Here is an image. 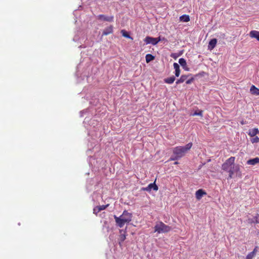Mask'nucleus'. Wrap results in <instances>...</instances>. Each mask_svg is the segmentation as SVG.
I'll list each match as a JSON object with an SVG mask.
<instances>
[{
    "label": "nucleus",
    "mask_w": 259,
    "mask_h": 259,
    "mask_svg": "<svg viewBox=\"0 0 259 259\" xmlns=\"http://www.w3.org/2000/svg\"><path fill=\"white\" fill-rule=\"evenodd\" d=\"M113 32V27L112 25H110L108 27H107L105 28L103 32H102V36L104 35H107L110 34H112Z\"/></svg>",
    "instance_id": "6e6552de"
},
{
    "label": "nucleus",
    "mask_w": 259,
    "mask_h": 259,
    "mask_svg": "<svg viewBox=\"0 0 259 259\" xmlns=\"http://www.w3.org/2000/svg\"><path fill=\"white\" fill-rule=\"evenodd\" d=\"M108 206H109V204L99 205L98 206L100 208V210L101 211V210L105 209Z\"/></svg>",
    "instance_id": "cd10ccee"
},
{
    "label": "nucleus",
    "mask_w": 259,
    "mask_h": 259,
    "mask_svg": "<svg viewBox=\"0 0 259 259\" xmlns=\"http://www.w3.org/2000/svg\"><path fill=\"white\" fill-rule=\"evenodd\" d=\"M235 157L231 156L229 158L227 159L225 162L222 165V169L228 172L231 169L232 166L235 164Z\"/></svg>",
    "instance_id": "20e7f679"
},
{
    "label": "nucleus",
    "mask_w": 259,
    "mask_h": 259,
    "mask_svg": "<svg viewBox=\"0 0 259 259\" xmlns=\"http://www.w3.org/2000/svg\"><path fill=\"white\" fill-rule=\"evenodd\" d=\"M259 134V131L257 128L249 130L248 135L250 137H254L256 134Z\"/></svg>",
    "instance_id": "f3484780"
},
{
    "label": "nucleus",
    "mask_w": 259,
    "mask_h": 259,
    "mask_svg": "<svg viewBox=\"0 0 259 259\" xmlns=\"http://www.w3.org/2000/svg\"><path fill=\"white\" fill-rule=\"evenodd\" d=\"M145 58L146 62L149 63L153 60L155 59V57L152 55L148 54L146 55Z\"/></svg>",
    "instance_id": "5701e85b"
},
{
    "label": "nucleus",
    "mask_w": 259,
    "mask_h": 259,
    "mask_svg": "<svg viewBox=\"0 0 259 259\" xmlns=\"http://www.w3.org/2000/svg\"><path fill=\"white\" fill-rule=\"evenodd\" d=\"M255 221L254 223H259V214H257L256 216L254 217Z\"/></svg>",
    "instance_id": "c756f323"
},
{
    "label": "nucleus",
    "mask_w": 259,
    "mask_h": 259,
    "mask_svg": "<svg viewBox=\"0 0 259 259\" xmlns=\"http://www.w3.org/2000/svg\"><path fill=\"white\" fill-rule=\"evenodd\" d=\"M251 93L255 95H259V89L252 85L250 89Z\"/></svg>",
    "instance_id": "aec40b11"
},
{
    "label": "nucleus",
    "mask_w": 259,
    "mask_h": 259,
    "mask_svg": "<svg viewBox=\"0 0 259 259\" xmlns=\"http://www.w3.org/2000/svg\"><path fill=\"white\" fill-rule=\"evenodd\" d=\"M192 116H196L198 115L200 116L201 117L203 116V111L202 110H199L198 111H195L192 114Z\"/></svg>",
    "instance_id": "a878e982"
},
{
    "label": "nucleus",
    "mask_w": 259,
    "mask_h": 259,
    "mask_svg": "<svg viewBox=\"0 0 259 259\" xmlns=\"http://www.w3.org/2000/svg\"><path fill=\"white\" fill-rule=\"evenodd\" d=\"M114 218L116 225L119 227L122 228L125 224H128L132 221V214L127 210H124L119 217L114 215Z\"/></svg>",
    "instance_id": "f257e3e1"
},
{
    "label": "nucleus",
    "mask_w": 259,
    "mask_h": 259,
    "mask_svg": "<svg viewBox=\"0 0 259 259\" xmlns=\"http://www.w3.org/2000/svg\"><path fill=\"white\" fill-rule=\"evenodd\" d=\"M178 158H180L179 157H177V156L176 155V156L174 157V158H170V160H177L178 159Z\"/></svg>",
    "instance_id": "2f4dec72"
},
{
    "label": "nucleus",
    "mask_w": 259,
    "mask_h": 259,
    "mask_svg": "<svg viewBox=\"0 0 259 259\" xmlns=\"http://www.w3.org/2000/svg\"><path fill=\"white\" fill-rule=\"evenodd\" d=\"M189 75H182L180 77V78L176 81V84H179V83H183L185 81H186V79H187V78L188 77V76Z\"/></svg>",
    "instance_id": "a211bd4d"
},
{
    "label": "nucleus",
    "mask_w": 259,
    "mask_h": 259,
    "mask_svg": "<svg viewBox=\"0 0 259 259\" xmlns=\"http://www.w3.org/2000/svg\"><path fill=\"white\" fill-rule=\"evenodd\" d=\"M144 41L146 44H152L153 45H156V39L154 37H152L150 36H147L144 39Z\"/></svg>",
    "instance_id": "1a4fd4ad"
},
{
    "label": "nucleus",
    "mask_w": 259,
    "mask_h": 259,
    "mask_svg": "<svg viewBox=\"0 0 259 259\" xmlns=\"http://www.w3.org/2000/svg\"><path fill=\"white\" fill-rule=\"evenodd\" d=\"M178 164V162H175V164Z\"/></svg>",
    "instance_id": "f704fd0d"
},
{
    "label": "nucleus",
    "mask_w": 259,
    "mask_h": 259,
    "mask_svg": "<svg viewBox=\"0 0 259 259\" xmlns=\"http://www.w3.org/2000/svg\"><path fill=\"white\" fill-rule=\"evenodd\" d=\"M194 80V78L193 77H191V78L189 79H186V83L187 84H191Z\"/></svg>",
    "instance_id": "c85d7f7f"
},
{
    "label": "nucleus",
    "mask_w": 259,
    "mask_h": 259,
    "mask_svg": "<svg viewBox=\"0 0 259 259\" xmlns=\"http://www.w3.org/2000/svg\"><path fill=\"white\" fill-rule=\"evenodd\" d=\"M227 172L229 173L228 179L234 178L235 174L239 177H241V172L239 165L234 164Z\"/></svg>",
    "instance_id": "39448f33"
},
{
    "label": "nucleus",
    "mask_w": 259,
    "mask_h": 259,
    "mask_svg": "<svg viewBox=\"0 0 259 259\" xmlns=\"http://www.w3.org/2000/svg\"><path fill=\"white\" fill-rule=\"evenodd\" d=\"M252 138L251 139L250 141L251 142L253 143H257L259 142V138L257 136L252 137Z\"/></svg>",
    "instance_id": "393cba45"
},
{
    "label": "nucleus",
    "mask_w": 259,
    "mask_h": 259,
    "mask_svg": "<svg viewBox=\"0 0 259 259\" xmlns=\"http://www.w3.org/2000/svg\"><path fill=\"white\" fill-rule=\"evenodd\" d=\"M120 235L119 237V244L121 245V243H122L126 238V232L125 231L120 230Z\"/></svg>",
    "instance_id": "f8f14e48"
},
{
    "label": "nucleus",
    "mask_w": 259,
    "mask_h": 259,
    "mask_svg": "<svg viewBox=\"0 0 259 259\" xmlns=\"http://www.w3.org/2000/svg\"><path fill=\"white\" fill-rule=\"evenodd\" d=\"M175 80V77L174 76H171L170 77H168L166 78H165L164 79V82L168 83V84H171Z\"/></svg>",
    "instance_id": "412c9836"
},
{
    "label": "nucleus",
    "mask_w": 259,
    "mask_h": 259,
    "mask_svg": "<svg viewBox=\"0 0 259 259\" xmlns=\"http://www.w3.org/2000/svg\"><path fill=\"white\" fill-rule=\"evenodd\" d=\"M152 189L154 191H157L158 189V186L155 184V182L151 183L147 187L143 188V190L146 191H150Z\"/></svg>",
    "instance_id": "0eeeda50"
},
{
    "label": "nucleus",
    "mask_w": 259,
    "mask_h": 259,
    "mask_svg": "<svg viewBox=\"0 0 259 259\" xmlns=\"http://www.w3.org/2000/svg\"><path fill=\"white\" fill-rule=\"evenodd\" d=\"M206 194V193L202 189H199L196 192V198L198 200H200L203 195Z\"/></svg>",
    "instance_id": "9b49d317"
},
{
    "label": "nucleus",
    "mask_w": 259,
    "mask_h": 259,
    "mask_svg": "<svg viewBox=\"0 0 259 259\" xmlns=\"http://www.w3.org/2000/svg\"><path fill=\"white\" fill-rule=\"evenodd\" d=\"M257 163H259L258 157H255L253 159H250L247 161V164L249 165H254Z\"/></svg>",
    "instance_id": "2eb2a0df"
},
{
    "label": "nucleus",
    "mask_w": 259,
    "mask_h": 259,
    "mask_svg": "<svg viewBox=\"0 0 259 259\" xmlns=\"http://www.w3.org/2000/svg\"><path fill=\"white\" fill-rule=\"evenodd\" d=\"M179 63L185 70H189V68L187 66V63L185 59L182 58H180L179 60Z\"/></svg>",
    "instance_id": "4468645a"
},
{
    "label": "nucleus",
    "mask_w": 259,
    "mask_h": 259,
    "mask_svg": "<svg viewBox=\"0 0 259 259\" xmlns=\"http://www.w3.org/2000/svg\"><path fill=\"white\" fill-rule=\"evenodd\" d=\"M171 57H172L173 58H175V57H174V54H173L171 55Z\"/></svg>",
    "instance_id": "72a5a7b5"
},
{
    "label": "nucleus",
    "mask_w": 259,
    "mask_h": 259,
    "mask_svg": "<svg viewBox=\"0 0 259 259\" xmlns=\"http://www.w3.org/2000/svg\"><path fill=\"white\" fill-rule=\"evenodd\" d=\"M97 19L98 20L100 21L112 22L114 20V16L112 15L110 16H107L106 15L101 14L97 16Z\"/></svg>",
    "instance_id": "423d86ee"
},
{
    "label": "nucleus",
    "mask_w": 259,
    "mask_h": 259,
    "mask_svg": "<svg viewBox=\"0 0 259 259\" xmlns=\"http://www.w3.org/2000/svg\"><path fill=\"white\" fill-rule=\"evenodd\" d=\"M248 222L249 223H254V222L252 221V220H251V219H248Z\"/></svg>",
    "instance_id": "473e14b6"
},
{
    "label": "nucleus",
    "mask_w": 259,
    "mask_h": 259,
    "mask_svg": "<svg viewBox=\"0 0 259 259\" xmlns=\"http://www.w3.org/2000/svg\"><path fill=\"white\" fill-rule=\"evenodd\" d=\"M217 43V39L216 38L211 39L208 43V49L210 50L213 49L215 48Z\"/></svg>",
    "instance_id": "9d476101"
},
{
    "label": "nucleus",
    "mask_w": 259,
    "mask_h": 259,
    "mask_svg": "<svg viewBox=\"0 0 259 259\" xmlns=\"http://www.w3.org/2000/svg\"><path fill=\"white\" fill-rule=\"evenodd\" d=\"M156 39V44L161 40L160 37L155 38Z\"/></svg>",
    "instance_id": "7c9ffc66"
},
{
    "label": "nucleus",
    "mask_w": 259,
    "mask_h": 259,
    "mask_svg": "<svg viewBox=\"0 0 259 259\" xmlns=\"http://www.w3.org/2000/svg\"><path fill=\"white\" fill-rule=\"evenodd\" d=\"M180 19L183 22H187L190 21V17L189 15H184L180 17Z\"/></svg>",
    "instance_id": "4be33fe9"
},
{
    "label": "nucleus",
    "mask_w": 259,
    "mask_h": 259,
    "mask_svg": "<svg viewBox=\"0 0 259 259\" xmlns=\"http://www.w3.org/2000/svg\"><path fill=\"white\" fill-rule=\"evenodd\" d=\"M100 211V208H99V207L98 206H96L94 209H93V212L94 213H95L96 215H97V214Z\"/></svg>",
    "instance_id": "bb28decb"
},
{
    "label": "nucleus",
    "mask_w": 259,
    "mask_h": 259,
    "mask_svg": "<svg viewBox=\"0 0 259 259\" xmlns=\"http://www.w3.org/2000/svg\"><path fill=\"white\" fill-rule=\"evenodd\" d=\"M174 68L175 69V75L178 77L180 74V69L179 64L177 63H174Z\"/></svg>",
    "instance_id": "6ab92c4d"
},
{
    "label": "nucleus",
    "mask_w": 259,
    "mask_h": 259,
    "mask_svg": "<svg viewBox=\"0 0 259 259\" xmlns=\"http://www.w3.org/2000/svg\"><path fill=\"white\" fill-rule=\"evenodd\" d=\"M257 251V247L256 246L253 250L252 251H251V252L249 253L246 257V259H252L255 256V254H256V252Z\"/></svg>",
    "instance_id": "ddd939ff"
},
{
    "label": "nucleus",
    "mask_w": 259,
    "mask_h": 259,
    "mask_svg": "<svg viewBox=\"0 0 259 259\" xmlns=\"http://www.w3.org/2000/svg\"><path fill=\"white\" fill-rule=\"evenodd\" d=\"M171 230V227L165 225L161 221L157 222L154 227V232H157L158 234L166 233Z\"/></svg>",
    "instance_id": "7ed1b4c3"
},
{
    "label": "nucleus",
    "mask_w": 259,
    "mask_h": 259,
    "mask_svg": "<svg viewBox=\"0 0 259 259\" xmlns=\"http://www.w3.org/2000/svg\"><path fill=\"white\" fill-rule=\"evenodd\" d=\"M121 32L123 35V36L126 37V38H130L131 39H133V38L130 36V35H129V34L124 30H122L121 31Z\"/></svg>",
    "instance_id": "b1692460"
},
{
    "label": "nucleus",
    "mask_w": 259,
    "mask_h": 259,
    "mask_svg": "<svg viewBox=\"0 0 259 259\" xmlns=\"http://www.w3.org/2000/svg\"><path fill=\"white\" fill-rule=\"evenodd\" d=\"M192 143H189L185 146H178L173 148V153L180 158L182 157L185 153L189 151L192 146Z\"/></svg>",
    "instance_id": "f03ea898"
},
{
    "label": "nucleus",
    "mask_w": 259,
    "mask_h": 259,
    "mask_svg": "<svg viewBox=\"0 0 259 259\" xmlns=\"http://www.w3.org/2000/svg\"><path fill=\"white\" fill-rule=\"evenodd\" d=\"M250 36L252 38H255L259 41V31L256 30H252L249 33Z\"/></svg>",
    "instance_id": "dca6fc26"
}]
</instances>
